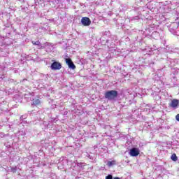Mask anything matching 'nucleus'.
<instances>
[{"mask_svg":"<svg viewBox=\"0 0 179 179\" xmlns=\"http://www.w3.org/2000/svg\"><path fill=\"white\" fill-rule=\"evenodd\" d=\"M104 97L107 100H115L118 97V92L115 90H109L105 92Z\"/></svg>","mask_w":179,"mask_h":179,"instance_id":"1","label":"nucleus"},{"mask_svg":"<svg viewBox=\"0 0 179 179\" xmlns=\"http://www.w3.org/2000/svg\"><path fill=\"white\" fill-rule=\"evenodd\" d=\"M50 68L52 71H58L62 68V65L58 62H55L51 64Z\"/></svg>","mask_w":179,"mask_h":179,"instance_id":"2","label":"nucleus"},{"mask_svg":"<svg viewBox=\"0 0 179 179\" xmlns=\"http://www.w3.org/2000/svg\"><path fill=\"white\" fill-rule=\"evenodd\" d=\"M81 23L83 26H90V24H92V21L90 20V18L87 17H83L81 19Z\"/></svg>","mask_w":179,"mask_h":179,"instance_id":"3","label":"nucleus"},{"mask_svg":"<svg viewBox=\"0 0 179 179\" xmlns=\"http://www.w3.org/2000/svg\"><path fill=\"white\" fill-rule=\"evenodd\" d=\"M130 156L132 157H136V156H139V149L133 148L129 150Z\"/></svg>","mask_w":179,"mask_h":179,"instance_id":"4","label":"nucleus"},{"mask_svg":"<svg viewBox=\"0 0 179 179\" xmlns=\"http://www.w3.org/2000/svg\"><path fill=\"white\" fill-rule=\"evenodd\" d=\"M66 63L68 65L69 68H70V69H75V68H76V66L73 64V62H72L70 58L66 59Z\"/></svg>","mask_w":179,"mask_h":179,"instance_id":"5","label":"nucleus"},{"mask_svg":"<svg viewBox=\"0 0 179 179\" xmlns=\"http://www.w3.org/2000/svg\"><path fill=\"white\" fill-rule=\"evenodd\" d=\"M178 103L179 101L178 99H173L169 104V107H171V108H177Z\"/></svg>","mask_w":179,"mask_h":179,"instance_id":"6","label":"nucleus"},{"mask_svg":"<svg viewBox=\"0 0 179 179\" xmlns=\"http://www.w3.org/2000/svg\"><path fill=\"white\" fill-rule=\"evenodd\" d=\"M31 43L33 45H37L38 50H43L45 48V47L43 46L40 41H32Z\"/></svg>","mask_w":179,"mask_h":179,"instance_id":"7","label":"nucleus"},{"mask_svg":"<svg viewBox=\"0 0 179 179\" xmlns=\"http://www.w3.org/2000/svg\"><path fill=\"white\" fill-rule=\"evenodd\" d=\"M115 164H117V162H115V160L108 161L107 162V166H108V167H111V166H115Z\"/></svg>","mask_w":179,"mask_h":179,"instance_id":"8","label":"nucleus"},{"mask_svg":"<svg viewBox=\"0 0 179 179\" xmlns=\"http://www.w3.org/2000/svg\"><path fill=\"white\" fill-rule=\"evenodd\" d=\"M171 159L173 160V162H177V160H178V157L176 154H173L171 157Z\"/></svg>","mask_w":179,"mask_h":179,"instance_id":"9","label":"nucleus"},{"mask_svg":"<svg viewBox=\"0 0 179 179\" xmlns=\"http://www.w3.org/2000/svg\"><path fill=\"white\" fill-rule=\"evenodd\" d=\"M40 103H41L40 99H34L32 104L34 106H38V104H40Z\"/></svg>","mask_w":179,"mask_h":179,"instance_id":"10","label":"nucleus"},{"mask_svg":"<svg viewBox=\"0 0 179 179\" xmlns=\"http://www.w3.org/2000/svg\"><path fill=\"white\" fill-rule=\"evenodd\" d=\"M137 3H139L141 6H143L145 5V0H136Z\"/></svg>","mask_w":179,"mask_h":179,"instance_id":"11","label":"nucleus"},{"mask_svg":"<svg viewBox=\"0 0 179 179\" xmlns=\"http://www.w3.org/2000/svg\"><path fill=\"white\" fill-rule=\"evenodd\" d=\"M169 31H170L171 33H172V34H173L174 36H176V35L177 34V32L176 31V29H173V28H171V29H169Z\"/></svg>","mask_w":179,"mask_h":179,"instance_id":"12","label":"nucleus"},{"mask_svg":"<svg viewBox=\"0 0 179 179\" xmlns=\"http://www.w3.org/2000/svg\"><path fill=\"white\" fill-rule=\"evenodd\" d=\"M43 47H45V48H47V47H52V43H50L48 42H46Z\"/></svg>","mask_w":179,"mask_h":179,"instance_id":"13","label":"nucleus"},{"mask_svg":"<svg viewBox=\"0 0 179 179\" xmlns=\"http://www.w3.org/2000/svg\"><path fill=\"white\" fill-rule=\"evenodd\" d=\"M11 171L12 173H16V171H17V167L15 166L11 168Z\"/></svg>","mask_w":179,"mask_h":179,"instance_id":"14","label":"nucleus"},{"mask_svg":"<svg viewBox=\"0 0 179 179\" xmlns=\"http://www.w3.org/2000/svg\"><path fill=\"white\" fill-rule=\"evenodd\" d=\"M106 179H113V175H108V176L106 177Z\"/></svg>","mask_w":179,"mask_h":179,"instance_id":"15","label":"nucleus"},{"mask_svg":"<svg viewBox=\"0 0 179 179\" xmlns=\"http://www.w3.org/2000/svg\"><path fill=\"white\" fill-rule=\"evenodd\" d=\"M176 118L177 121L179 122V114H178V115L176 116Z\"/></svg>","mask_w":179,"mask_h":179,"instance_id":"16","label":"nucleus"},{"mask_svg":"<svg viewBox=\"0 0 179 179\" xmlns=\"http://www.w3.org/2000/svg\"><path fill=\"white\" fill-rule=\"evenodd\" d=\"M24 118H26V116H25V115H22V116L20 117V120H23V119H24Z\"/></svg>","mask_w":179,"mask_h":179,"instance_id":"17","label":"nucleus"},{"mask_svg":"<svg viewBox=\"0 0 179 179\" xmlns=\"http://www.w3.org/2000/svg\"><path fill=\"white\" fill-rule=\"evenodd\" d=\"M47 128H50V124L47 125Z\"/></svg>","mask_w":179,"mask_h":179,"instance_id":"18","label":"nucleus"},{"mask_svg":"<svg viewBox=\"0 0 179 179\" xmlns=\"http://www.w3.org/2000/svg\"><path fill=\"white\" fill-rule=\"evenodd\" d=\"M46 51H51V49H50V50H47Z\"/></svg>","mask_w":179,"mask_h":179,"instance_id":"19","label":"nucleus"},{"mask_svg":"<svg viewBox=\"0 0 179 179\" xmlns=\"http://www.w3.org/2000/svg\"><path fill=\"white\" fill-rule=\"evenodd\" d=\"M23 80H26V79H24Z\"/></svg>","mask_w":179,"mask_h":179,"instance_id":"20","label":"nucleus"}]
</instances>
